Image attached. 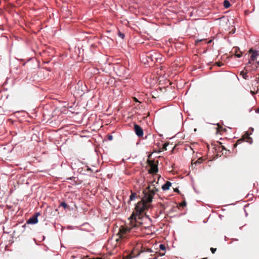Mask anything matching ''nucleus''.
Instances as JSON below:
<instances>
[{
  "label": "nucleus",
  "mask_w": 259,
  "mask_h": 259,
  "mask_svg": "<svg viewBox=\"0 0 259 259\" xmlns=\"http://www.w3.org/2000/svg\"><path fill=\"white\" fill-rule=\"evenodd\" d=\"M118 36L122 39L124 37V34L120 31L118 32Z\"/></svg>",
  "instance_id": "14"
},
{
  "label": "nucleus",
  "mask_w": 259,
  "mask_h": 259,
  "mask_svg": "<svg viewBox=\"0 0 259 259\" xmlns=\"http://www.w3.org/2000/svg\"><path fill=\"white\" fill-rule=\"evenodd\" d=\"M157 171H158V168H157V165H156L155 164H153L151 166L150 169L149 170V172L150 173H156Z\"/></svg>",
  "instance_id": "7"
},
{
  "label": "nucleus",
  "mask_w": 259,
  "mask_h": 259,
  "mask_svg": "<svg viewBox=\"0 0 259 259\" xmlns=\"http://www.w3.org/2000/svg\"><path fill=\"white\" fill-rule=\"evenodd\" d=\"M159 248L161 250H165V246L164 244H160Z\"/></svg>",
  "instance_id": "12"
},
{
  "label": "nucleus",
  "mask_w": 259,
  "mask_h": 259,
  "mask_svg": "<svg viewBox=\"0 0 259 259\" xmlns=\"http://www.w3.org/2000/svg\"><path fill=\"white\" fill-rule=\"evenodd\" d=\"M157 191V188L155 187L151 188L150 187H148L144 191V196L142 201L136 205L135 210L130 218L131 227L125 226L120 228L118 232L120 238H126L132 228H138L144 225V224L151 222V219L144 213V211L150 207L149 203L152 201L153 196Z\"/></svg>",
  "instance_id": "1"
},
{
  "label": "nucleus",
  "mask_w": 259,
  "mask_h": 259,
  "mask_svg": "<svg viewBox=\"0 0 259 259\" xmlns=\"http://www.w3.org/2000/svg\"><path fill=\"white\" fill-rule=\"evenodd\" d=\"M255 112L259 114V106L258 108L255 110Z\"/></svg>",
  "instance_id": "20"
},
{
  "label": "nucleus",
  "mask_w": 259,
  "mask_h": 259,
  "mask_svg": "<svg viewBox=\"0 0 259 259\" xmlns=\"http://www.w3.org/2000/svg\"><path fill=\"white\" fill-rule=\"evenodd\" d=\"M60 206H62V207H63L64 208H66L67 207V204H66V203L64 201L63 202H62L60 204Z\"/></svg>",
  "instance_id": "11"
},
{
  "label": "nucleus",
  "mask_w": 259,
  "mask_h": 259,
  "mask_svg": "<svg viewBox=\"0 0 259 259\" xmlns=\"http://www.w3.org/2000/svg\"><path fill=\"white\" fill-rule=\"evenodd\" d=\"M242 141H243V139L238 140L237 142V143L234 144V147H236L238 144H240Z\"/></svg>",
  "instance_id": "13"
},
{
  "label": "nucleus",
  "mask_w": 259,
  "mask_h": 259,
  "mask_svg": "<svg viewBox=\"0 0 259 259\" xmlns=\"http://www.w3.org/2000/svg\"><path fill=\"white\" fill-rule=\"evenodd\" d=\"M235 56L237 58H240L242 56V53H237V52H236Z\"/></svg>",
  "instance_id": "16"
},
{
  "label": "nucleus",
  "mask_w": 259,
  "mask_h": 259,
  "mask_svg": "<svg viewBox=\"0 0 259 259\" xmlns=\"http://www.w3.org/2000/svg\"><path fill=\"white\" fill-rule=\"evenodd\" d=\"M113 139V136L112 135H108V139L109 140H112Z\"/></svg>",
  "instance_id": "18"
},
{
  "label": "nucleus",
  "mask_w": 259,
  "mask_h": 259,
  "mask_svg": "<svg viewBox=\"0 0 259 259\" xmlns=\"http://www.w3.org/2000/svg\"><path fill=\"white\" fill-rule=\"evenodd\" d=\"M40 214L39 212H36L32 217L30 218L27 221V223L29 224H35L38 222V216Z\"/></svg>",
  "instance_id": "3"
},
{
  "label": "nucleus",
  "mask_w": 259,
  "mask_h": 259,
  "mask_svg": "<svg viewBox=\"0 0 259 259\" xmlns=\"http://www.w3.org/2000/svg\"><path fill=\"white\" fill-rule=\"evenodd\" d=\"M134 130L135 132L138 137H141L143 136V130L140 125L135 124Z\"/></svg>",
  "instance_id": "4"
},
{
  "label": "nucleus",
  "mask_w": 259,
  "mask_h": 259,
  "mask_svg": "<svg viewBox=\"0 0 259 259\" xmlns=\"http://www.w3.org/2000/svg\"><path fill=\"white\" fill-rule=\"evenodd\" d=\"M216 249H217L216 248H213L212 247L210 248V250L212 253H214L215 252V251H216Z\"/></svg>",
  "instance_id": "17"
},
{
  "label": "nucleus",
  "mask_w": 259,
  "mask_h": 259,
  "mask_svg": "<svg viewBox=\"0 0 259 259\" xmlns=\"http://www.w3.org/2000/svg\"><path fill=\"white\" fill-rule=\"evenodd\" d=\"M136 193H132V194L130 196V201H133L135 200L136 198Z\"/></svg>",
  "instance_id": "10"
},
{
  "label": "nucleus",
  "mask_w": 259,
  "mask_h": 259,
  "mask_svg": "<svg viewBox=\"0 0 259 259\" xmlns=\"http://www.w3.org/2000/svg\"><path fill=\"white\" fill-rule=\"evenodd\" d=\"M249 53H252V54L250 56V58L252 61L255 60L257 57L259 55L258 52L257 51H254L252 49H250L249 50Z\"/></svg>",
  "instance_id": "5"
},
{
  "label": "nucleus",
  "mask_w": 259,
  "mask_h": 259,
  "mask_svg": "<svg viewBox=\"0 0 259 259\" xmlns=\"http://www.w3.org/2000/svg\"><path fill=\"white\" fill-rule=\"evenodd\" d=\"M187 203H186V202L185 201H183V202H182L180 205L182 207H184L186 205Z\"/></svg>",
  "instance_id": "15"
},
{
  "label": "nucleus",
  "mask_w": 259,
  "mask_h": 259,
  "mask_svg": "<svg viewBox=\"0 0 259 259\" xmlns=\"http://www.w3.org/2000/svg\"><path fill=\"white\" fill-rule=\"evenodd\" d=\"M88 170H91V168H90V167H88Z\"/></svg>",
  "instance_id": "21"
},
{
  "label": "nucleus",
  "mask_w": 259,
  "mask_h": 259,
  "mask_svg": "<svg viewBox=\"0 0 259 259\" xmlns=\"http://www.w3.org/2000/svg\"><path fill=\"white\" fill-rule=\"evenodd\" d=\"M145 228L147 229L148 228V227L143 226Z\"/></svg>",
  "instance_id": "22"
},
{
  "label": "nucleus",
  "mask_w": 259,
  "mask_h": 259,
  "mask_svg": "<svg viewBox=\"0 0 259 259\" xmlns=\"http://www.w3.org/2000/svg\"><path fill=\"white\" fill-rule=\"evenodd\" d=\"M247 136L248 137V139H251V138H250V137H248V134L247 135Z\"/></svg>",
  "instance_id": "24"
},
{
  "label": "nucleus",
  "mask_w": 259,
  "mask_h": 259,
  "mask_svg": "<svg viewBox=\"0 0 259 259\" xmlns=\"http://www.w3.org/2000/svg\"><path fill=\"white\" fill-rule=\"evenodd\" d=\"M146 57L147 61L153 62H157L159 59H161V55L154 50H152L147 53Z\"/></svg>",
  "instance_id": "2"
},
{
  "label": "nucleus",
  "mask_w": 259,
  "mask_h": 259,
  "mask_svg": "<svg viewBox=\"0 0 259 259\" xmlns=\"http://www.w3.org/2000/svg\"><path fill=\"white\" fill-rule=\"evenodd\" d=\"M249 143H250V144H251V143H252V140H251V141H249Z\"/></svg>",
  "instance_id": "23"
},
{
  "label": "nucleus",
  "mask_w": 259,
  "mask_h": 259,
  "mask_svg": "<svg viewBox=\"0 0 259 259\" xmlns=\"http://www.w3.org/2000/svg\"><path fill=\"white\" fill-rule=\"evenodd\" d=\"M224 6L225 8H228L230 6V3L228 0H225L224 1Z\"/></svg>",
  "instance_id": "9"
},
{
  "label": "nucleus",
  "mask_w": 259,
  "mask_h": 259,
  "mask_svg": "<svg viewBox=\"0 0 259 259\" xmlns=\"http://www.w3.org/2000/svg\"><path fill=\"white\" fill-rule=\"evenodd\" d=\"M240 75H242V77L245 79H248V76L246 72H245L244 71H242L240 72Z\"/></svg>",
  "instance_id": "8"
},
{
  "label": "nucleus",
  "mask_w": 259,
  "mask_h": 259,
  "mask_svg": "<svg viewBox=\"0 0 259 259\" xmlns=\"http://www.w3.org/2000/svg\"><path fill=\"white\" fill-rule=\"evenodd\" d=\"M174 191L180 193V191L179 190L178 188L175 189Z\"/></svg>",
  "instance_id": "19"
},
{
  "label": "nucleus",
  "mask_w": 259,
  "mask_h": 259,
  "mask_svg": "<svg viewBox=\"0 0 259 259\" xmlns=\"http://www.w3.org/2000/svg\"><path fill=\"white\" fill-rule=\"evenodd\" d=\"M171 186V182L167 181L162 186V189L163 191H166L169 190L170 187Z\"/></svg>",
  "instance_id": "6"
}]
</instances>
